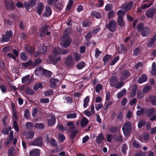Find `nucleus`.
Masks as SVG:
<instances>
[{
    "instance_id": "1",
    "label": "nucleus",
    "mask_w": 156,
    "mask_h": 156,
    "mask_svg": "<svg viewBox=\"0 0 156 156\" xmlns=\"http://www.w3.org/2000/svg\"><path fill=\"white\" fill-rule=\"evenodd\" d=\"M61 46L64 48L68 47L72 41L71 39L67 35H63L61 38Z\"/></svg>"
},
{
    "instance_id": "2",
    "label": "nucleus",
    "mask_w": 156,
    "mask_h": 156,
    "mask_svg": "<svg viewBox=\"0 0 156 156\" xmlns=\"http://www.w3.org/2000/svg\"><path fill=\"white\" fill-rule=\"evenodd\" d=\"M131 126L130 122L126 123L123 126L122 130L125 136H128L131 132Z\"/></svg>"
},
{
    "instance_id": "3",
    "label": "nucleus",
    "mask_w": 156,
    "mask_h": 156,
    "mask_svg": "<svg viewBox=\"0 0 156 156\" xmlns=\"http://www.w3.org/2000/svg\"><path fill=\"white\" fill-rule=\"evenodd\" d=\"M65 64L67 67L71 68L75 65V62L73 57L69 56L66 59Z\"/></svg>"
},
{
    "instance_id": "4",
    "label": "nucleus",
    "mask_w": 156,
    "mask_h": 156,
    "mask_svg": "<svg viewBox=\"0 0 156 156\" xmlns=\"http://www.w3.org/2000/svg\"><path fill=\"white\" fill-rule=\"evenodd\" d=\"M113 138L115 140L121 142L122 140V136L120 134L118 135H115L113 137L110 134H108L107 136V140L108 142H110Z\"/></svg>"
},
{
    "instance_id": "5",
    "label": "nucleus",
    "mask_w": 156,
    "mask_h": 156,
    "mask_svg": "<svg viewBox=\"0 0 156 156\" xmlns=\"http://www.w3.org/2000/svg\"><path fill=\"white\" fill-rule=\"evenodd\" d=\"M30 145H36L41 147L43 146L42 138L41 136H39L37 138H35L34 140L30 143Z\"/></svg>"
},
{
    "instance_id": "6",
    "label": "nucleus",
    "mask_w": 156,
    "mask_h": 156,
    "mask_svg": "<svg viewBox=\"0 0 156 156\" xmlns=\"http://www.w3.org/2000/svg\"><path fill=\"white\" fill-rule=\"evenodd\" d=\"M12 34L10 31L7 32L5 34L3 35L2 37L0 39V42H4L8 41L12 37Z\"/></svg>"
},
{
    "instance_id": "7",
    "label": "nucleus",
    "mask_w": 156,
    "mask_h": 156,
    "mask_svg": "<svg viewBox=\"0 0 156 156\" xmlns=\"http://www.w3.org/2000/svg\"><path fill=\"white\" fill-rule=\"evenodd\" d=\"M156 13V9L153 8L148 9L145 12V14L147 17L151 18L153 17Z\"/></svg>"
},
{
    "instance_id": "8",
    "label": "nucleus",
    "mask_w": 156,
    "mask_h": 156,
    "mask_svg": "<svg viewBox=\"0 0 156 156\" xmlns=\"http://www.w3.org/2000/svg\"><path fill=\"white\" fill-rule=\"evenodd\" d=\"M48 26L47 25H45L40 30L39 32V36L40 37H42L44 36L46 34L47 35H49L50 32L47 31Z\"/></svg>"
},
{
    "instance_id": "9",
    "label": "nucleus",
    "mask_w": 156,
    "mask_h": 156,
    "mask_svg": "<svg viewBox=\"0 0 156 156\" xmlns=\"http://www.w3.org/2000/svg\"><path fill=\"white\" fill-rule=\"evenodd\" d=\"M116 22L115 21L112 20L110 21L107 25L108 29L111 31H114L115 29Z\"/></svg>"
},
{
    "instance_id": "10",
    "label": "nucleus",
    "mask_w": 156,
    "mask_h": 156,
    "mask_svg": "<svg viewBox=\"0 0 156 156\" xmlns=\"http://www.w3.org/2000/svg\"><path fill=\"white\" fill-rule=\"evenodd\" d=\"M67 126L69 127L70 132L75 134L76 133L77 131L75 129V124L73 122H67Z\"/></svg>"
},
{
    "instance_id": "11",
    "label": "nucleus",
    "mask_w": 156,
    "mask_h": 156,
    "mask_svg": "<svg viewBox=\"0 0 156 156\" xmlns=\"http://www.w3.org/2000/svg\"><path fill=\"white\" fill-rule=\"evenodd\" d=\"M133 5V3L130 2L128 3L122 5L121 8L124 9L125 12H127L131 8Z\"/></svg>"
},
{
    "instance_id": "12",
    "label": "nucleus",
    "mask_w": 156,
    "mask_h": 156,
    "mask_svg": "<svg viewBox=\"0 0 156 156\" xmlns=\"http://www.w3.org/2000/svg\"><path fill=\"white\" fill-rule=\"evenodd\" d=\"M130 75V73L128 70H125L122 73L121 76L119 78L120 81H122L126 80Z\"/></svg>"
},
{
    "instance_id": "13",
    "label": "nucleus",
    "mask_w": 156,
    "mask_h": 156,
    "mask_svg": "<svg viewBox=\"0 0 156 156\" xmlns=\"http://www.w3.org/2000/svg\"><path fill=\"white\" fill-rule=\"evenodd\" d=\"M5 4L7 9H13L15 7V5L11 0H5Z\"/></svg>"
},
{
    "instance_id": "14",
    "label": "nucleus",
    "mask_w": 156,
    "mask_h": 156,
    "mask_svg": "<svg viewBox=\"0 0 156 156\" xmlns=\"http://www.w3.org/2000/svg\"><path fill=\"white\" fill-rule=\"evenodd\" d=\"M56 122V119L54 115L50 116L48 120V125L49 126H53Z\"/></svg>"
},
{
    "instance_id": "15",
    "label": "nucleus",
    "mask_w": 156,
    "mask_h": 156,
    "mask_svg": "<svg viewBox=\"0 0 156 156\" xmlns=\"http://www.w3.org/2000/svg\"><path fill=\"white\" fill-rule=\"evenodd\" d=\"M8 156H17L18 153L13 147H11L8 151Z\"/></svg>"
},
{
    "instance_id": "16",
    "label": "nucleus",
    "mask_w": 156,
    "mask_h": 156,
    "mask_svg": "<svg viewBox=\"0 0 156 156\" xmlns=\"http://www.w3.org/2000/svg\"><path fill=\"white\" fill-rule=\"evenodd\" d=\"M104 140H105V138L104 137V134L101 133L99 134L96 139V142L99 144H101Z\"/></svg>"
},
{
    "instance_id": "17",
    "label": "nucleus",
    "mask_w": 156,
    "mask_h": 156,
    "mask_svg": "<svg viewBox=\"0 0 156 156\" xmlns=\"http://www.w3.org/2000/svg\"><path fill=\"white\" fill-rule=\"evenodd\" d=\"M155 112V110L154 108H150L148 110L146 109V112L145 113V115L149 117H151L152 114Z\"/></svg>"
},
{
    "instance_id": "18",
    "label": "nucleus",
    "mask_w": 156,
    "mask_h": 156,
    "mask_svg": "<svg viewBox=\"0 0 156 156\" xmlns=\"http://www.w3.org/2000/svg\"><path fill=\"white\" fill-rule=\"evenodd\" d=\"M44 5L41 2H39L38 5L37 12L39 15L41 14L44 8Z\"/></svg>"
},
{
    "instance_id": "19",
    "label": "nucleus",
    "mask_w": 156,
    "mask_h": 156,
    "mask_svg": "<svg viewBox=\"0 0 156 156\" xmlns=\"http://www.w3.org/2000/svg\"><path fill=\"white\" fill-rule=\"evenodd\" d=\"M118 78L117 76L112 77L110 79V84L111 87H113L115 84L116 82L118 80Z\"/></svg>"
},
{
    "instance_id": "20",
    "label": "nucleus",
    "mask_w": 156,
    "mask_h": 156,
    "mask_svg": "<svg viewBox=\"0 0 156 156\" xmlns=\"http://www.w3.org/2000/svg\"><path fill=\"white\" fill-rule=\"evenodd\" d=\"M51 14V9L48 6L45 7V11L43 13V15L44 16L48 17Z\"/></svg>"
},
{
    "instance_id": "21",
    "label": "nucleus",
    "mask_w": 156,
    "mask_h": 156,
    "mask_svg": "<svg viewBox=\"0 0 156 156\" xmlns=\"http://www.w3.org/2000/svg\"><path fill=\"white\" fill-rule=\"evenodd\" d=\"M34 132L32 130H29L26 133L25 136L27 138L32 139L34 137Z\"/></svg>"
},
{
    "instance_id": "22",
    "label": "nucleus",
    "mask_w": 156,
    "mask_h": 156,
    "mask_svg": "<svg viewBox=\"0 0 156 156\" xmlns=\"http://www.w3.org/2000/svg\"><path fill=\"white\" fill-rule=\"evenodd\" d=\"M144 2H148L147 4H144L141 5L140 8L142 9H145L149 7L152 4V1L149 2L148 1L144 0L143 1Z\"/></svg>"
},
{
    "instance_id": "23",
    "label": "nucleus",
    "mask_w": 156,
    "mask_h": 156,
    "mask_svg": "<svg viewBox=\"0 0 156 156\" xmlns=\"http://www.w3.org/2000/svg\"><path fill=\"white\" fill-rule=\"evenodd\" d=\"M150 30L149 28L147 27H144L141 30V33L143 37L146 36L149 33Z\"/></svg>"
},
{
    "instance_id": "24",
    "label": "nucleus",
    "mask_w": 156,
    "mask_h": 156,
    "mask_svg": "<svg viewBox=\"0 0 156 156\" xmlns=\"http://www.w3.org/2000/svg\"><path fill=\"white\" fill-rule=\"evenodd\" d=\"M50 86L51 88L55 87L56 84L58 83L59 81L57 79L51 78L50 80Z\"/></svg>"
},
{
    "instance_id": "25",
    "label": "nucleus",
    "mask_w": 156,
    "mask_h": 156,
    "mask_svg": "<svg viewBox=\"0 0 156 156\" xmlns=\"http://www.w3.org/2000/svg\"><path fill=\"white\" fill-rule=\"evenodd\" d=\"M40 154V151L37 149H34L31 151L30 153V156H39Z\"/></svg>"
},
{
    "instance_id": "26",
    "label": "nucleus",
    "mask_w": 156,
    "mask_h": 156,
    "mask_svg": "<svg viewBox=\"0 0 156 156\" xmlns=\"http://www.w3.org/2000/svg\"><path fill=\"white\" fill-rule=\"evenodd\" d=\"M137 88V86L134 85L133 87L131 92H130V96L133 98L135 97L136 94V91Z\"/></svg>"
},
{
    "instance_id": "27",
    "label": "nucleus",
    "mask_w": 156,
    "mask_h": 156,
    "mask_svg": "<svg viewBox=\"0 0 156 156\" xmlns=\"http://www.w3.org/2000/svg\"><path fill=\"white\" fill-rule=\"evenodd\" d=\"M147 76L144 74L142 75V76L138 80V82L140 83H142L147 81Z\"/></svg>"
},
{
    "instance_id": "28",
    "label": "nucleus",
    "mask_w": 156,
    "mask_h": 156,
    "mask_svg": "<svg viewBox=\"0 0 156 156\" xmlns=\"http://www.w3.org/2000/svg\"><path fill=\"white\" fill-rule=\"evenodd\" d=\"M88 123V121L86 118L83 117L81 120L80 124L82 127L87 126Z\"/></svg>"
},
{
    "instance_id": "29",
    "label": "nucleus",
    "mask_w": 156,
    "mask_h": 156,
    "mask_svg": "<svg viewBox=\"0 0 156 156\" xmlns=\"http://www.w3.org/2000/svg\"><path fill=\"white\" fill-rule=\"evenodd\" d=\"M146 109L144 108H142L140 109L137 111L136 112V114L137 115L139 116L142 114H144L146 112Z\"/></svg>"
},
{
    "instance_id": "30",
    "label": "nucleus",
    "mask_w": 156,
    "mask_h": 156,
    "mask_svg": "<svg viewBox=\"0 0 156 156\" xmlns=\"http://www.w3.org/2000/svg\"><path fill=\"white\" fill-rule=\"evenodd\" d=\"M13 139V133L12 131H11L10 133L9 136V140H7V141H5V144L7 146L10 143V141H11Z\"/></svg>"
},
{
    "instance_id": "31",
    "label": "nucleus",
    "mask_w": 156,
    "mask_h": 156,
    "mask_svg": "<svg viewBox=\"0 0 156 156\" xmlns=\"http://www.w3.org/2000/svg\"><path fill=\"white\" fill-rule=\"evenodd\" d=\"M151 73L153 75H156V66L155 62H153L152 64Z\"/></svg>"
},
{
    "instance_id": "32",
    "label": "nucleus",
    "mask_w": 156,
    "mask_h": 156,
    "mask_svg": "<svg viewBox=\"0 0 156 156\" xmlns=\"http://www.w3.org/2000/svg\"><path fill=\"white\" fill-rule=\"evenodd\" d=\"M117 14L118 16V18H123L125 14V12L122 10H119L117 11Z\"/></svg>"
},
{
    "instance_id": "33",
    "label": "nucleus",
    "mask_w": 156,
    "mask_h": 156,
    "mask_svg": "<svg viewBox=\"0 0 156 156\" xmlns=\"http://www.w3.org/2000/svg\"><path fill=\"white\" fill-rule=\"evenodd\" d=\"M12 115L14 118L15 120H16L18 118V115L17 114V111L16 110L14 106L12 105Z\"/></svg>"
},
{
    "instance_id": "34",
    "label": "nucleus",
    "mask_w": 156,
    "mask_h": 156,
    "mask_svg": "<svg viewBox=\"0 0 156 156\" xmlns=\"http://www.w3.org/2000/svg\"><path fill=\"white\" fill-rule=\"evenodd\" d=\"M111 56L109 55H106L103 58L104 64H106L108 62V61L111 59Z\"/></svg>"
},
{
    "instance_id": "35",
    "label": "nucleus",
    "mask_w": 156,
    "mask_h": 156,
    "mask_svg": "<svg viewBox=\"0 0 156 156\" xmlns=\"http://www.w3.org/2000/svg\"><path fill=\"white\" fill-rule=\"evenodd\" d=\"M89 101V97H86L83 100V106L84 108H86L88 106Z\"/></svg>"
},
{
    "instance_id": "36",
    "label": "nucleus",
    "mask_w": 156,
    "mask_h": 156,
    "mask_svg": "<svg viewBox=\"0 0 156 156\" xmlns=\"http://www.w3.org/2000/svg\"><path fill=\"white\" fill-rule=\"evenodd\" d=\"M132 145L135 148H139L140 146L138 144L137 142H136L135 140L132 139Z\"/></svg>"
},
{
    "instance_id": "37",
    "label": "nucleus",
    "mask_w": 156,
    "mask_h": 156,
    "mask_svg": "<svg viewBox=\"0 0 156 156\" xmlns=\"http://www.w3.org/2000/svg\"><path fill=\"white\" fill-rule=\"evenodd\" d=\"M53 53L55 55H57L61 53L60 48L58 47L54 48L53 50Z\"/></svg>"
},
{
    "instance_id": "38",
    "label": "nucleus",
    "mask_w": 156,
    "mask_h": 156,
    "mask_svg": "<svg viewBox=\"0 0 156 156\" xmlns=\"http://www.w3.org/2000/svg\"><path fill=\"white\" fill-rule=\"evenodd\" d=\"M91 14V16L98 19L100 18L101 16L100 14L99 13L96 11L92 12Z\"/></svg>"
},
{
    "instance_id": "39",
    "label": "nucleus",
    "mask_w": 156,
    "mask_h": 156,
    "mask_svg": "<svg viewBox=\"0 0 156 156\" xmlns=\"http://www.w3.org/2000/svg\"><path fill=\"white\" fill-rule=\"evenodd\" d=\"M85 66V64L83 62H81L80 63H78L76 66V67L79 69H81L84 68Z\"/></svg>"
},
{
    "instance_id": "40",
    "label": "nucleus",
    "mask_w": 156,
    "mask_h": 156,
    "mask_svg": "<svg viewBox=\"0 0 156 156\" xmlns=\"http://www.w3.org/2000/svg\"><path fill=\"white\" fill-rule=\"evenodd\" d=\"M11 128L9 126L6 127L4 128L3 130V133L4 135L8 134L9 131H10Z\"/></svg>"
},
{
    "instance_id": "41",
    "label": "nucleus",
    "mask_w": 156,
    "mask_h": 156,
    "mask_svg": "<svg viewBox=\"0 0 156 156\" xmlns=\"http://www.w3.org/2000/svg\"><path fill=\"white\" fill-rule=\"evenodd\" d=\"M74 58L75 61H78L81 58V55L80 54L75 53L74 54Z\"/></svg>"
},
{
    "instance_id": "42",
    "label": "nucleus",
    "mask_w": 156,
    "mask_h": 156,
    "mask_svg": "<svg viewBox=\"0 0 156 156\" xmlns=\"http://www.w3.org/2000/svg\"><path fill=\"white\" fill-rule=\"evenodd\" d=\"M67 119H74L76 117V113H70L66 115Z\"/></svg>"
},
{
    "instance_id": "43",
    "label": "nucleus",
    "mask_w": 156,
    "mask_h": 156,
    "mask_svg": "<svg viewBox=\"0 0 156 156\" xmlns=\"http://www.w3.org/2000/svg\"><path fill=\"white\" fill-rule=\"evenodd\" d=\"M113 101H109L106 102L105 105V110L106 111L108 109L109 107L113 103Z\"/></svg>"
},
{
    "instance_id": "44",
    "label": "nucleus",
    "mask_w": 156,
    "mask_h": 156,
    "mask_svg": "<svg viewBox=\"0 0 156 156\" xmlns=\"http://www.w3.org/2000/svg\"><path fill=\"white\" fill-rule=\"evenodd\" d=\"M124 84V82L122 81H121V82H118L116 84L115 86V87L117 89H119L122 87L123 86Z\"/></svg>"
},
{
    "instance_id": "45",
    "label": "nucleus",
    "mask_w": 156,
    "mask_h": 156,
    "mask_svg": "<svg viewBox=\"0 0 156 156\" xmlns=\"http://www.w3.org/2000/svg\"><path fill=\"white\" fill-rule=\"evenodd\" d=\"M155 41L154 38H152L150 39L149 42H148L147 46L149 47H151L153 46L154 44V43Z\"/></svg>"
},
{
    "instance_id": "46",
    "label": "nucleus",
    "mask_w": 156,
    "mask_h": 156,
    "mask_svg": "<svg viewBox=\"0 0 156 156\" xmlns=\"http://www.w3.org/2000/svg\"><path fill=\"white\" fill-rule=\"evenodd\" d=\"M44 127V125L42 123H37L34 126V127L36 128L40 129H42Z\"/></svg>"
},
{
    "instance_id": "47",
    "label": "nucleus",
    "mask_w": 156,
    "mask_h": 156,
    "mask_svg": "<svg viewBox=\"0 0 156 156\" xmlns=\"http://www.w3.org/2000/svg\"><path fill=\"white\" fill-rule=\"evenodd\" d=\"M118 23L119 25L121 27L124 26L125 24V23L123 21V18H118Z\"/></svg>"
},
{
    "instance_id": "48",
    "label": "nucleus",
    "mask_w": 156,
    "mask_h": 156,
    "mask_svg": "<svg viewBox=\"0 0 156 156\" xmlns=\"http://www.w3.org/2000/svg\"><path fill=\"white\" fill-rule=\"evenodd\" d=\"M102 89V85L100 84H97L95 87L96 91L99 93Z\"/></svg>"
},
{
    "instance_id": "49",
    "label": "nucleus",
    "mask_w": 156,
    "mask_h": 156,
    "mask_svg": "<svg viewBox=\"0 0 156 156\" xmlns=\"http://www.w3.org/2000/svg\"><path fill=\"white\" fill-rule=\"evenodd\" d=\"M146 124V122L144 120H141L139 121L138 124V127L139 128H141Z\"/></svg>"
},
{
    "instance_id": "50",
    "label": "nucleus",
    "mask_w": 156,
    "mask_h": 156,
    "mask_svg": "<svg viewBox=\"0 0 156 156\" xmlns=\"http://www.w3.org/2000/svg\"><path fill=\"white\" fill-rule=\"evenodd\" d=\"M126 92V89H123L118 94L117 98H119L123 96Z\"/></svg>"
},
{
    "instance_id": "51",
    "label": "nucleus",
    "mask_w": 156,
    "mask_h": 156,
    "mask_svg": "<svg viewBox=\"0 0 156 156\" xmlns=\"http://www.w3.org/2000/svg\"><path fill=\"white\" fill-rule=\"evenodd\" d=\"M13 127L15 129L16 132H19V128L18 125V124L16 121H14L13 122Z\"/></svg>"
},
{
    "instance_id": "52",
    "label": "nucleus",
    "mask_w": 156,
    "mask_h": 156,
    "mask_svg": "<svg viewBox=\"0 0 156 156\" xmlns=\"http://www.w3.org/2000/svg\"><path fill=\"white\" fill-rule=\"evenodd\" d=\"M26 93L29 95H32L34 94V92L29 88H27L25 90Z\"/></svg>"
},
{
    "instance_id": "53",
    "label": "nucleus",
    "mask_w": 156,
    "mask_h": 156,
    "mask_svg": "<svg viewBox=\"0 0 156 156\" xmlns=\"http://www.w3.org/2000/svg\"><path fill=\"white\" fill-rule=\"evenodd\" d=\"M20 55L21 58L23 60L26 61L27 60V57L26 56V54L25 52H22L21 53Z\"/></svg>"
},
{
    "instance_id": "54",
    "label": "nucleus",
    "mask_w": 156,
    "mask_h": 156,
    "mask_svg": "<svg viewBox=\"0 0 156 156\" xmlns=\"http://www.w3.org/2000/svg\"><path fill=\"white\" fill-rule=\"evenodd\" d=\"M140 51V48H137L134 49L133 50V55L134 56L137 55L139 53Z\"/></svg>"
},
{
    "instance_id": "55",
    "label": "nucleus",
    "mask_w": 156,
    "mask_h": 156,
    "mask_svg": "<svg viewBox=\"0 0 156 156\" xmlns=\"http://www.w3.org/2000/svg\"><path fill=\"white\" fill-rule=\"evenodd\" d=\"M57 127L59 130L64 131V130H66L67 129L66 127H64L61 124H59L57 126Z\"/></svg>"
},
{
    "instance_id": "56",
    "label": "nucleus",
    "mask_w": 156,
    "mask_h": 156,
    "mask_svg": "<svg viewBox=\"0 0 156 156\" xmlns=\"http://www.w3.org/2000/svg\"><path fill=\"white\" fill-rule=\"evenodd\" d=\"M24 116L26 118H28L30 115V113L28 109H25L24 111Z\"/></svg>"
},
{
    "instance_id": "57",
    "label": "nucleus",
    "mask_w": 156,
    "mask_h": 156,
    "mask_svg": "<svg viewBox=\"0 0 156 156\" xmlns=\"http://www.w3.org/2000/svg\"><path fill=\"white\" fill-rule=\"evenodd\" d=\"M44 75L48 77H50L52 75L51 72L50 71L47 70H44Z\"/></svg>"
},
{
    "instance_id": "58",
    "label": "nucleus",
    "mask_w": 156,
    "mask_h": 156,
    "mask_svg": "<svg viewBox=\"0 0 156 156\" xmlns=\"http://www.w3.org/2000/svg\"><path fill=\"white\" fill-rule=\"evenodd\" d=\"M150 100L152 105L156 106V97L154 96L152 97Z\"/></svg>"
},
{
    "instance_id": "59",
    "label": "nucleus",
    "mask_w": 156,
    "mask_h": 156,
    "mask_svg": "<svg viewBox=\"0 0 156 156\" xmlns=\"http://www.w3.org/2000/svg\"><path fill=\"white\" fill-rule=\"evenodd\" d=\"M58 139L60 142H62L65 140V137L62 134H59L58 136Z\"/></svg>"
},
{
    "instance_id": "60",
    "label": "nucleus",
    "mask_w": 156,
    "mask_h": 156,
    "mask_svg": "<svg viewBox=\"0 0 156 156\" xmlns=\"http://www.w3.org/2000/svg\"><path fill=\"white\" fill-rule=\"evenodd\" d=\"M26 126L27 129H31L33 127V124L31 122H27L26 124Z\"/></svg>"
},
{
    "instance_id": "61",
    "label": "nucleus",
    "mask_w": 156,
    "mask_h": 156,
    "mask_svg": "<svg viewBox=\"0 0 156 156\" xmlns=\"http://www.w3.org/2000/svg\"><path fill=\"white\" fill-rule=\"evenodd\" d=\"M49 99L48 98H42L40 99V101L42 103H48L49 102Z\"/></svg>"
},
{
    "instance_id": "62",
    "label": "nucleus",
    "mask_w": 156,
    "mask_h": 156,
    "mask_svg": "<svg viewBox=\"0 0 156 156\" xmlns=\"http://www.w3.org/2000/svg\"><path fill=\"white\" fill-rule=\"evenodd\" d=\"M119 56H116L115 58H114L113 60L111 62L110 65H113L115 64V63L119 60Z\"/></svg>"
},
{
    "instance_id": "63",
    "label": "nucleus",
    "mask_w": 156,
    "mask_h": 156,
    "mask_svg": "<svg viewBox=\"0 0 156 156\" xmlns=\"http://www.w3.org/2000/svg\"><path fill=\"white\" fill-rule=\"evenodd\" d=\"M151 89V87L149 86H145L144 87L143 91L144 93H146L149 91Z\"/></svg>"
},
{
    "instance_id": "64",
    "label": "nucleus",
    "mask_w": 156,
    "mask_h": 156,
    "mask_svg": "<svg viewBox=\"0 0 156 156\" xmlns=\"http://www.w3.org/2000/svg\"><path fill=\"white\" fill-rule=\"evenodd\" d=\"M146 153L142 151H139L137 152L135 156H146Z\"/></svg>"
}]
</instances>
